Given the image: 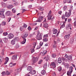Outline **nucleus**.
Segmentation results:
<instances>
[{
    "mask_svg": "<svg viewBox=\"0 0 76 76\" xmlns=\"http://www.w3.org/2000/svg\"><path fill=\"white\" fill-rule=\"evenodd\" d=\"M43 34L42 33H40L39 31H37V34L36 36V38L37 40H41L42 39V36Z\"/></svg>",
    "mask_w": 76,
    "mask_h": 76,
    "instance_id": "obj_1",
    "label": "nucleus"
},
{
    "mask_svg": "<svg viewBox=\"0 0 76 76\" xmlns=\"http://www.w3.org/2000/svg\"><path fill=\"white\" fill-rule=\"evenodd\" d=\"M72 11L70 10H69V12H66L65 13V16L66 17H67V18H69V17H70V15H71V12Z\"/></svg>",
    "mask_w": 76,
    "mask_h": 76,
    "instance_id": "obj_2",
    "label": "nucleus"
},
{
    "mask_svg": "<svg viewBox=\"0 0 76 76\" xmlns=\"http://www.w3.org/2000/svg\"><path fill=\"white\" fill-rule=\"evenodd\" d=\"M50 66L53 68H56V64L54 62H51V63Z\"/></svg>",
    "mask_w": 76,
    "mask_h": 76,
    "instance_id": "obj_3",
    "label": "nucleus"
},
{
    "mask_svg": "<svg viewBox=\"0 0 76 76\" xmlns=\"http://www.w3.org/2000/svg\"><path fill=\"white\" fill-rule=\"evenodd\" d=\"M7 37L8 39H12L13 38V35L12 34H10L8 35Z\"/></svg>",
    "mask_w": 76,
    "mask_h": 76,
    "instance_id": "obj_4",
    "label": "nucleus"
},
{
    "mask_svg": "<svg viewBox=\"0 0 76 76\" xmlns=\"http://www.w3.org/2000/svg\"><path fill=\"white\" fill-rule=\"evenodd\" d=\"M70 35L69 34L65 35L64 37V38L65 39H69L70 38Z\"/></svg>",
    "mask_w": 76,
    "mask_h": 76,
    "instance_id": "obj_5",
    "label": "nucleus"
},
{
    "mask_svg": "<svg viewBox=\"0 0 76 76\" xmlns=\"http://www.w3.org/2000/svg\"><path fill=\"white\" fill-rule=\"evenodd\" d=\"M28 32L26 31L23 33V37H24V38H26V37H28Z\"/></svg>",
    "mask_w": 76,
    "mask_h": 76,
    "instance_id": "obj_6",
    "label": "nucleus"
},
{
    "mask_svg": "<svg viewBox=\"0 0 76 76\" xmlns=\"http://www.w3.org/2000/svg\"><path fill=\"white\" fill-rule=\"evenodd\" d=\"M38 60V59L37 58H33V61L34 63H36Z\"/></svg>",
    "mask_w": 76,
    "mask_h": 76,
    "instance_id": "obj_7",
    "label": "nucleus"
},
{
    "mask_svg": "<svg viewBox=\"0 0 76 76\" xmlns=\"http://www.w3.org/2000/svg\"><path fill=\"white\" fill-rule=\"evenodd\" d=\"M43 27L45 28H46L47 29L48 28V24L47 23H45L43 24Z\"/></svg>",
    "mask_w": 76,
    "mask_h": 76,
    "instance_id": "obj_8",
    "label": "nucleus"
},
{
    "mask_svg": "<svg viewBox=\"0 0 76 76\" xmlns=\"http://www.w3.org/2000/svg\"><path fill=\"white\" fill-rule=\"evenodd\" d=\"M17 58V55H13L12 57V60H15Z\"/></svg>",
    "mask_w": 76,
    "mask_h": 76,
    "instance_id": "obj_9",
    "label": "nucleus"
},
{
    "mask_svg": "<svg viewBox=\"0 0 76 76\" xmlns=\"http://www.w3.org/2000/svg\"><path fill=\"white\" fill-rule=\"evenodd\" d=\"M41 74L42 75H44L45 74H46V71L44 69L42 70L41 71Z\"/></svg>",
    "mask_w": 76,
    "mask_h": 76,
    "instance_id": "obj_10",
    "label": "nucleus"
},
{
    "mask_svg": "<svg viewBox=\"0 0 76 76\" xmlns=\"http://www.w3.org/2000/svg\"><path fill=\"white\" fill-rule=\"evenodd\" d=\"M6 15L7 16H11V12L10 11H7L6 12Z\"/></svg>",
    "mask_w": 76,
    "mask_h": 76,
    "instance_id": "obj_11",
    "label": "nucleus"
},
{
    "mask_svg": "<svg viewBox=\"0 0 76 76\" xmlns=\"http://www.w3.org/2000/svg\"><path fill=\"white\" fill-rule=\"evenodd\" d=\"M22 38H23V40L22 41L21 43L22 44H24L26 42V38H24V37H22Z\"/></svg>",
    "mask_w": 76,
    "mask_h": 76,
    "instance_id": "obj_12",
    "label": "nucleus"
},
{
    "mask_svg": "<svg viewBox=\"0 0 76 76\" xmlns=\"http://www.w3.org/2000/svg\"><path fill=\"white\" fill-rule=\"evenodd\" d=\"M3 39V41H4V42L5 43L7 42V41H8V38H7L6 37L4 38Z\"/></svg>",
    "mask_w": 76,
    "mask_h": 76,
    "instance_id": "obj_13",
    "label": "nucleus"
},
{
    "mask_svg": "<svg viewBox=\"0 0 76 76\" xmlns=\"http://www.w3.org/2000/svg\"><path fill=\"white\" fill-rule=\"evenodd\" d=\"M32 69V67L31 66H28L27 67V70L28 71H31Z\"/></svg>",
    "mask_w": 76,
    "mask_h": 76,
    "instance_id": "obj_14",
    "label": "nucleus"
},
{
    "mask_svg": "<svg viewBox=\"0 0 76 76\" xmlns=\"http://www.w3.org/2000/svg\"><path fill=\"white\" fill-rule=\"evenodd\" d=\"M57 32H58V31H57V29H53V34H56L57 33Z\"/></svg>",
    "mask_w": 76,
    "mask_h": 76,
    "instance_id": "obj_15",
    "label": "nucleus"
},
{
    "mask_svg": "<svg viewBox=\"0 0 76 76\" xmlns=\"http://www.w3.org/2000/svg\"><path fill=\"white\" fill-rule=\"evenodd\" d=\"M36 72L35 70L31 71H31H30V74H31V75H34V74H35Z\"/></svg>",
    "mask_w": 76,
    "mask_h": 76,
    "instance_id": "obj_16",
    "label": "nucleus"
},
{
    "mask_svg": "<svg viewBox=\"0 0 76 76\" xmlns=\"http://www.w3.org/2000/svg\"><path fill=\"white\" fill-rule=\"evenodd\" d=\"M72 26H71V24H68V26H67L66 28H68V29H70L71 30L72 29Z\"/></svg>",
    "mask_w": 76,
    "mask_h": 76,
    "instance_id": "obj_17",
    "label": "nucleus"
},
{
    "mask_svg": "<svg viewBox=\"0 0 76 76\" xmlns=\"http://www.w3.org/2000/svg\"><path fill=\"white\" fill-rule=\"evenodd\" d=\"M61 26H62L61 27V28H64V27H65V25L64 24V23H63V22H61Z\"/></svg>",
    "mask_w": 76,
    "mask_h": 76,
    "instance_id": "obj_18",
    "label": "nucleus"
},
{
    "mask_svg": "<svg viewBox=\"0 0 76 76\" xmlns=\"http://www.w3.org/2000/svg\"><path fill=\"white\" fill-rule=\"evenodd\" d=\"M47 51L45 50H44L42 52H41V54L42 55V56H44L45 55V54H46V53H47Z\"/></svg>",
    "mask_w": 76,
    "mask_h": 76,
    "instance_id": "obj_19",
    "label": "nucleus"
},
{
    "mask_svg": "<svg viewBox=\"0 0 76 76\" xmlns=\"http://www.w3.org/2000/svg\"><path fill=\"white\" fill-rule=\"evenodd\" d=\"M48 18V20H51V18H52V16L51 15H48V16H47Z\"/></svg>",
    "mask_w": 76,
    "mask_h": 76,
    "instance_id": "obj_20",
    "label": "nucleus"
},
{
    "mask_svg": "<svg viewBox=\"0 0 76 76\" xmlns=\"http://www.w3.org/2000/svg\"><path fill=\"white\" fill-rule=\"evenodd\" d=\"M49 58L50 57H49L48 56H47L45 57V58H44L45 60L46 61H47L48 60H49Z\"/></svg>",
    "mask_w": 76,
    "mask_h": 76,
    "instance_id": "obj_21",
    "label": "nucleus"
},
{
    "mask_svg": "<svg viewBox=\"0 0 76 76\" xmlns=\"http://www.w3.org/2000/svg\"><path fill=\"white\" fill-rule=\"evenodd\" d=\"M72 73V72H71L70 71H68L67 72V75L68 76H70Z\"/></svg>",
    "mask_w": 76,
    "mask_h": 76,
    "instance_id": "obj_22",
    "label": "nucleus"
},
{
    "mask_svg": "<svg viewBox=\"0 0 76 76\" xmlns=\"http://www.w3.org/2000/svg\"><path fill=\"white\" fill-rule=\"evenodd\" d=\"M11 43L12 45H15V40L13 39L11 41Z\"/></svg>",
    "mask_w": 76,
    "mask_h": 76,
    "instance_id": "obj_23",
    "label": "nucleus"
},
{
    "mask_svg": "<svg viewBox=\"0 0 76 76\" xmlns=\"http://www.w3.org/2000/svg\"><path fill=\"white\" fill-rule=\"evenodd\" d=\"M13 7V5H9L7 6V8L8 9H12V8Z\"/></svg>",
    "mask_w": 76,
    "mask_h": 76,
    "instance_id": "obj_24",
    "label": "nucleus"
},
{
    "mask_svg": "<svg viewBox=\"0 0 76 76\" xmlns=\"http://www.w3.org/2000/svg\"><path fill=\"white\" fill-rule=\"evenodd\" d=\"M58 70L59 71V72H61V70H62V67L61 66H59L57 68Z\"/></svg>",
    "mask_w": 76,
    "mask_h": 76,
    "instance_id": "obj_25",
    "label": "nucleus"
},
{
    "mask_svg": "<svg viewBox=\"0 0 76 76\" xmlns=\"http://www.w3.org/2000/svg\"><path fill=\"white\" fill-rule=\"evenodd\" d=\"M67 58L68 60H72V57L71 56H69L67 57Z\"/></svg>",
    "mask_w": 76,
    "mask_h": 76,
    "instance_id": "obj_26",
    "label": "nucleus"
},
{
    "mask_svg": "<svg viewBox=\"0 0 76 76\" xmlns=\"http://www.w3.org/2000/svg\"><path fill=\"white\" fill-rule=\"evenodd\" d=\"M73 67L72 66H70V67L69 71V72H73Z\"/></svg>",
    "mask_w": 76,
    "mask_h": 76,
    "instance_id": "obj_27",
    "label": "nucleus"
},
{
    "mask_svg": "<svg viewBox=\"0 0 76 76\" xmlns=\"http://www.w3.org/2000/svg\"><path fill=\"white\" fill-rule=\"evenodd\" d=\"M44 39H43V42H47L48 41V38H44Z\"/></svg>",
    "mask_w": 76,
    "mask_h": 76,
    "instance_id": "obj_28",
    "label": "nucleus"
},
{
    "mask_svg": "<svg viewBox=\"0 0 76 76\" xmlns=\"http://www.w3.org/2000/svg\"><path fill=\"white\" fill-rule=\"evenodd\" d=\"M4 11L3 10H1L0 11V15H3V13H4Z\"/></svg>",
    "mask_w": 76,
    "mask_h": 76,
    "instance_id": "obj_29",
    "label": "nucleus"
},
{
    "mask_svg": "<svg viewBox=\"0 0 76 76\" xmlns=\"http://www.w3.org/2000/svg\"><path fill=\"white\" fill-rule=\"evenodd\" d=\"M2 6L3 7H5L7 6V4L4 3H2Z\"/></svg>",
    "mask_w": 76,
    "mask_h": 76,
    "instance_id": "obj_30",
    "label": "nucleus"
},
{
    "mask_svg": "<svg viewBox=\"0 0 76 76\" xmlns=\"http://www.w3.org/2000/svg\"><path fill=\"white\" fill-rule=\"evenodd\" d=\"M42 20H41V19H40V17H39L38 20H37L36 21V22H42Z\"/></svg>",
    "mask_w": 76,
    "mask_h": 76,
    "instance_id": "obj_31",
    "label": "nucleus"
},
{
    "mask_svg": "<svg viewBox=\"0 0 76 76\" xmlns=\"http://www.w3.org/2000/svg\"><path fill=\"white\" fill-rule=\"evenodd\" d=\"M63 9L64 11L66 10L67 9V6H64L63 8Z\"/></svg>",
    "mask_w": 76,
    "mask_h": 76,
    "instance_id": "obj_32",
    "label": "nucleus"
},
{
    "mask_svg": "<svg viewBox=\"0 0 76 76\" xmlns=\"http://www.w3.org/2000/svg\"><path fill=\"white\" fill-rule=\"evenodd\" d=\"M58 63H61V58H58Z\"/></svg>",
    "mask_w": 76,
    "mask_h": 76,
    "instance_id": "obj_33",
    "label": "nucleus"
},
{
    "mask_svg": "<svg viewBox=\"0 0 76 76\" xmlns=\"http://www.w3.org/2000/svg\"><path fill=\"white\" fill-rule=\"evenodd\" d=\"M47 63H46L43 66V67L44 68V69H45H45H47Z\"/></svg>",
    "mask_w": 76,
    "mask_h": 76,
    "instance_id": "obj_34",
    "label": "nucleus"
},
{
    "mask_svg": "<svg viewBox=\"0 0 76 76\" xmlns=\"http://www.w3.org/2000/svg\"><path fill=\"white\" fill-rule=\"evenodd\" d=\"M62 60L63 61H67V59H66V58L63 57H62L61 58Z\"/></svg>",
    "mask_w": 76,
    "mask_h": 76,
    "instance_id": "obj_35",
    "label": "nucleus"
},
{
    "mask_svg": "<svg viewBox=\"0 0 76 76\" xmlns=\"http://www.w3.org/2000/svg\"><path fill=\"white\" fill-rule=\"evenodd\" d=\"M38 9L40 10L41 11H42V10H44V7H40L38 8Z\"/></svg>",
    "mask_w": 76,
    "mask_h": 76,
    "instance_id": "obj_36",
    "label": "nucleus"
},
{
    "mask_svg": "<svg viewBox=\"0 0 76 76\" xmlns=\"http://www.w3.org/2000/svg\"><path fill=\"white\" fill-rule=\"evenodd\" d=\"M14 39L15 40V41H19V39L18 37H16Z\"/></svg>",
    "mask_w": 76,
    "mask_h": 76,
    "instance_id": "obj_37",
    "label": "nucleus"
},
{
    "mask_svg": "<svg viewBox=\"0 0 76 76\" xmlns=\"http://www.w3.org/2000/svg\"><path fill=\"white\" fill-rule=\"evenodd\" d=\"M6 74L7 75H9L10 74V72L8 71H6Z\"/></svg>",
    "mask_w": 76,
    "mask_h": 76,
    "instance_id": "obj_38",
    "label": "nucleus"
},
{
    "mask_svg": "<svg viewBox=\"0 0 76 76\" xmlns=\"http://www.w3.org/2000/svg\"><path fill=\"white\" fill-rule=\"evenodd\" d=\"M8 34V33L7 32H4L3 33V36H6Z\"/></svg>",
    "mask_w": 76,
    "mask_h": 76,
    "instance_id": "obj_39",
    "label": "nucleus"
},
{
    "mask_svg": "<svg viewBox=\"0 0 76 76\" xmlns=\"http://www.w3.org/2000/svg\"><path fill=\"white\" fill-rule=\"evenodd\" d=\"M48 34L44 35L43 36V38H47V37H48Z\"/></svg>",
    "mask_w": 76,
    "mask_h": 76,
    "instance_id": "obj_40",
    "label": "nucleus"
},
{
    "mask_svg": "<svg viewBox=\"0 0 76 76\" xmlns=\"http://www.w3.org/2000/svg\"><path fill=\"white\" fill-rule=\"evenodd\" d=\"M52 56L53 58H55L56 57V55L55 53L53 54Z\"/></svg>",
    "mask_w": 76,
    "mask_h": 76,
    "instance_id": "obj_41",
    "label": "nucleus"
},
{
    "mask_svg": "<svg viewBox=\"0 0 76 76\" xmlns=\"http://www.w3.org/2000/svg\"><path fill=\"white\" fill-rule=\"evenodd\" d=\"M33 21L34 22H37V18H36V17H34L32 19Z\"/></svg>",
    "mask_w": 76,
    "mask_h": 76,
    "instance_id": "obj_42",
    "label": "nucleus"
},
{
    "mask_svg": "<svg viewBox=\"0 0 76 76\" xmlns=\"http://www.w3.org/2000/svg\"><path fill=\"white\" fill-rule=\"evenodd\" d=\"M33 48H35V46H36V45H37V43L36 42H34L33 44Z\"/></svg>",
    "mask_w": 76,
    "mask_h": 76,
    "instance_id": "obj_43",
    "label": "nucleus"
},
{
    "mask_svg": "<svg viewBox=\"0 0 76 76\" xmlns=\"http://www.w3.org/2000/svg\"><path fill=\"white\" fill-rule=\"evenodd\" d=\"M30 51L31 53H33L34 51H35V50L34 49H31L30 50Z\"/></svg>",
    "mask_w": 76,
    "mask_h": 76,
    "instance_id": "obj_44",
    "label": "nucleus"
},
{
    "mask_svg": "<svg viewBox=\"0 0 76 76\" xmlns=\"http://www.w3.org/2000/svg\"><path fill=\"white\" fill-rule=\"evenodd\" d=\"M23 29H24V28L23 27H20V30L21 31H23Z\"/></svg>",
    "mask_w": 76,
    "mask_h": 76,
    "instance_id": "obj_45",
    "label": "nucleus"
},
{
    "mask_svg": "<svg viewBox=\"0 0 76 76\" xmlns=\"http://www.w3.org/2000/svg\"><path fill=\"white\" fill-rule=\"evenodd\" d=\"M11 19H12V18H8L7 19V21H8V22H10V20H11Z\"/></svg>",
    "mask_w": 76,
    "mask_h": 76,
    "instance_id": "obj_46",
    "label": "nucleus"
},
{
    "mask_svg": "<svg viewBox=\"0 0 76 76\" xmlns=\"http://www.w3.org/2000/svg\"><path fill=\"white\" fill-rule=\"evenodd\" d=\"M24 28H26L27 27V25L26 24H24L23 26Z\"/></svg>",
    "mask_w": 76,
    "mask_h": 76,
    "instance_id": "obj_47",
    "label": "nucleus"
},
{
    "mask_svg": "<svg viewBox=\"0 0 76 76\" xmlns=\"http://www.w3.org/2000/svg\"><path fill=\"white\" fill-rule=\"evenodd\" d=\"M66 2L68 3H72V1L71 0H67Z\"/></svg>",
    "mask_w": 76,
    "mask_h": 76,
    "instance_id": "obj_48",
    "label": "nucleus"
},
{
    "mask_svg": "<svg viewBox=\"0 0 76 76\" xmlns=\"http://www.w3.org/2000/svg\"><path fill=\"white\" fill-rule=\"evenodd\" d=\"M1 74L3 76H4V75H6V72H5L4 71L1 73Z\"/></svg>",
    "mask_w": 76,
    "mask_h": 76,
    "instance_id": "obj_49",
    "label": "nucleus"
},
{
    "mask_svg": "<svg viewBox=\"0 0 76 76\" xmlns=\"http://www.w3.org/2000/svg\"><path fill=\"white\" fill-rule=\"evenodd\" d=\"M15 47L16 48H19V45L18 44H16Z\"/></svg>",
    "mask_w": 76,
    "mask_h": 76,
    "instance_id": "obj_50",
    "label": "nucleus"
},
{
    "mask_svg": "<svg viewBox=\"0 0 76 76\" xmlns=\"http://www.w3.org/2000/svg\"><path fill=\"white\" fill-rule=\"evenodd\" d=\"M5 60L6 61H9V58L7 57H6V58H5Z\"/></svg>",
    "mask_w": 76,
    "mask_h": 76,
    "instance_id": "obj_51",
    "label": "nucleus"
},
{
    "mask_svg": "<svg viewBox=\"0 0 76 76\" xmlns=\"http://www.w3.org/2000/svg\"><path fill=\"white\" fill-rule=\"evenodd\" d=\"M73 41H74V40L73 39H71L70 41L71 44H73Z\"/></svg>",
    "mask_w": 76,
    "mask_h": 76,
    "instance_id": "obj_52",
    "label": "nucleus"
},
{
    "mask_svg": "<svg viewBox=\"0 0 76 76\" xmlns=\"http://www.w3.org/2000/svg\"><path fill=\"white\" fill-rule=\"evenodd\" d=\"M1 25L2 26L5 25H6V22H3L1 23Z\"/></svg>",
    "mask_w": 76,
    "mask_h": 76,
    "instance_id": "obj_53",
    "label": "nucleus"
},
{
    "mask_svg": "<svg viewBox=\"0 0 76 76\" xmlns=\"http://www.w3.org/2000/svg\"><path fill=\"white\" fill-rule=\"evenodd\" d=\"M42 45H43V42H40V47H41V46H42Z\"/></svg>",
    "mask_w": 76,
    "mask_h": 76,
    "instance_id": "obj_54",
    "label": "nucleus"
},
{
    "mask_svg": "<svg viewBox=\"0 0 76 76\" xmlns=\"http://www.w3.org/2000/svg\"><path fill=\"white\" fill-rule=\"evenodd\" d=\"M12 11L13 13H15V12H16V10L15 9V8H13L12 9Z\"/></svg>",
    "mask_w": 76,
    "mask_h": 76,
    "instance_id": "obj_55",
    "label": "nucleus"
},
{
    "mask_svg": "<svg viewBox=\"0 0 76 76\" xmlns=\"http://www.w3.org/2000/svg\"><path fill=\"white\" fill-rule=\"evenodd\" d=\"M13 64V63L11 62L10 64H9V66L10 67H13L12 64Z\"/></svg>",
    "mask_w": 76,
    "mask_h": 76,
    "instance_id": "obj_56",
    "label": "nucleus"
},
{
    "mask_svg": "<svg viewBox=\"0 0 76 76\" xmlns=\"http://www.w3.org/2000/svg\"><path fill=\"white\" fill-rule=\"evenodd\" d=\"M16 70L18 73L20 72L21 71V70H20V69H17Z\"/></svg>",
    "mask_w": 76,
    "mask_h": 76,
    "instance_id": "obj_57",
    "label": "nucleus"
},
{
    "mask_svg": "<svg viewBox=\"0 0 76 76\" xmlns=\"http://www.w3.org/2000/svg\"><path fill=\"white\" fill-rule=\"evenodd\" d=\"M42 60H40L38 63V64H41V63H42Z\"/></svg>",
    "mask_w": 76,
    "mask_h": 76,
    "instance_id": "obj_58",
    "label": "nucleus"
},
{
    "mask_svg": "<svg viewBox=\"0 0 76 76\" xmlns=\"http://www.w3.org/2000/svg\"><path fill=\"white\" fill-rule=\"evenodd\" d=\"M44 19H45V20H44L43 21V23H46V22H47V20H46V18H45Z\"/></svg>",
    "mask_w": 76,
    "mask_h": 76,
    "instance_id": "obj_59",
    "label": "nucleus"
},
{
    "mask_svg": "<svg viewBox=\"0 0 76 76\" xmlns=\"http://www.w3.org/2000/svg\"><path fill=\"white\" fill-rule=\"evenodd\" d=\"M1 16L2 18H5V16H4V14H2V15H1Z\"/></svg>",
    "mask_w": 76,
    "mask_h": 76,
    "instance_id": "obj_60",
    "label": "nucleus"
},
{
    "mask_svg": "<svg viewBox=\"0 0 76 76\" xmlns=\"http://www.w3.org/2000/svg\"><path fill=\"white\" fill-rule=\"evenodd\" d=\"M43 18H44V17L43 16H41L40 17V18L42 20H43Z\"/></svg>",
    "mask_w": 76,
    "mask_h": 76,
    "instance_id": "obj_61",
    "label": "nucleus"
},
{
    "mask_svg": "<svg viewBox=\"0 0 76 76\" xmlns=\"http://www.w3.org/2000/svg\"><path fill=\"white\" fill-rule=\"evenodd\" d=\"M51 14V11L50 10L48 14V15H50Z\"/></svg>",
    "mask_w": 76,
    "mask_h": 76,
    "instance_id": "obj_62",
    "label": "nucleus"
},
{
    "mask_svg": "<svg viewBox=\"0 0 76 76\" xmlns=\"http://www.w3.org/2000/svg\"><path fill=\"white\" fill-rule=\"evenodd\" d=\"M15 75H16L18 74V73H19L18 72V71H17L16 70H15Z\"/></svg>",
    "mask_w": 76,
    "mask_h": 76,
    "instance_id": "obj_63",
    "label": "nucleus"
},
{
    "mask_svg": "<svg viewBox=\"0 0 76 76\" xmlns=\"http://www.w3.org/2000/svg\"><path fill=\"white\" fill-rule=\"evenodd\" d=\"M71 20L72 19L71 18L68 19V22H70Z\"/></svg>",
    "mask_w": 76,
    "mask_h": 76,
    "instance_id": "obj_64",
    "label": "nucleus"
}]
</instances>
